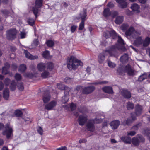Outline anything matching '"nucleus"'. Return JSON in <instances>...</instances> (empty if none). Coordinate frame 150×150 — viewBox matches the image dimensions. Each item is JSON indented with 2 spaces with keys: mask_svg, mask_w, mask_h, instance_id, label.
<instances>
[{
  "mask_svg": "<svg viewBox=\"0 0 150 150\" xmlns=\"http://www.w3.org/2000/svg\"><path fill=\"white\" fill-rule=\"evenodd\" d=\"M67 67L70 70H75L79 65L83 66V64L80 61L78 60L74 56H71L68 59Z\"/></svg>",
  "mask_w": 150,
  "mask_h": 150,
  "instance_id": "nucleus-1",
  "label": "nucleus"
},
{
  "mask_svg": "<svg viewBox=\"0 0 150 150\" xmlns=\"http://www.w3.org/2000/svg\"><path fill=\"white\" fill-rule=\"evenodd\" d=\"M5 130L2 132L3 135H6L7 139L10 138L13 136V127L9 124H7L5 127Z\"/></svg>",
  "mask_w": 150,
  "mask_h": 150,
  "instance_id": "nucleus-2",
  "label": "nucleus"
},
{
  "mask_svg": "<svg viewBox=\"0 0 150 150\" xmlns=\"http://www.w3.org/2000/svg\"><path fill=\"white\" fill-rule=\"evenodd\" d=\"M101 122L102 120L99 118H96L94 120H91L89 121L87 125L88 129L91 132L94 131L95 129L94 123H99Z\"/></svg>",
  "mask_w": 150,
  "mask_h": 150,
  "instance_id": "nucleus-3",
  "label": "nucleus"
},
{
  "mask_svg": "<svg viewBox=\"0 0 150 150\" xmlns=\"http://www.w3.org/2000/svg\"><path fill=\"white\" fill-rule=\"evenodd\" d=\"M108 53L110 56L117 57L118 56V53L117 51V49L114 46L108 48L104 52V54H106Z\"/></svg>",
  "mask_w": 150,
  "mask_h": 150,
  "instance_id": "nucleus-4",
  "label": "nucleus"
},
{
  "mask_svg": "<svg viewBox=\"0 0 150 150\" xmlns=\"http://www.w3.org/2000/svg\"><path fill=\"white\" fill-rule=\"evenodd\" d=\"M125 34L127 36H129L133 38L137 37L139 35V34L134 30L133 27H130L126 32Z\"/></svg>",
  "mask_w": 150,
  "mask_h": 150,
  "instance_id": "nucleus-5",
  "label": "nucleus"
},
{
  "mask_svg": "<svg viewBox=\"0 0 150 150\" xmlns=\"http://www.w3.org/2000/svg\"><path fill=\"white\" fill-rule=\"evenodd\" d=\"M42 5V0H36L35 2V7L32 8L33 13L35 15L36 18L38 17V8L40 7Z\"/></svg>",
  "mask_w": 150,
  "mask_h": 150,
  "instance_id": "nucleus-6",
  "label": "nucleus"
},
{
  "mask_svg": "<svg viewBox=\"0 0 150 150\" xmlns=\"http://www.w3.org/2000/svg\"><path fill=\"white\" fill-rule=\"evenodd\" d=\"M142 107L139 105H137L135 107V114L137 116L141 115L142 113ZM135 113H132L131 114V116L133 120H135L136 119V117L134 116Z\"/></svg>",
  "mask_w": 150,
  "mask_h": 150,
  "instance_id": "nucleus-7",
  "label": "nucleus"
},
{
  "mask_svg": "<svg viewBox=\"0 0 150 150\" xmlns=\"http://www.w3.org/2000/svg\"><path fill=\"white\" fill-rule=\"evenodd\" d=\"M17 33V30L15 29L10 30L7 33V37L9 39H12L15 37Z\"/></svg>",
  "mask_w": 150,
  "mask_h": 150,
  "instance_id": "nucleus-8",
  "label": "nucleus"
},
{
  "mask_svg": "<svg viewBox=\"0 0 150 150\" xmlns=\"http://www.w3.org/2000/svg\"><path fill=\"white\" fill-rule=\"evenodd\" d=\"M86 16V13L85 12H83L81 14V17L82 19V21L81 23L79 28V29L81 30L83 29L84 28V22L85 21V18Z\"/></svg>",
  "mask_w": 150,
  "mask_h": 150,
  "instance_id": "nucleus-9",
  "label": "nucleus"
},
{
  "mask_svg": "<svg viewBox=\"0 0 150 150\" xmlns=\"http://www.w3.org/2000/svg\"><path fill=\"white\" fill-rule=\"evenodd\" d=\"M103 35L105 38H108L112 35H116V33L112 29H109V30L104 33Z\"/></svg>",
  "mask_w": 150,
  "mask_h": 150,
  "instance_id": "nucleus-10",
  "label": "nucleus"
},
{
  "mask_svg": "<svg viewBox=\"0 0 150 150\" xmlns=\"http://www.w3.org/2000/svg\"><path fill=\"white\" fill-rule=\"evenodd\" d=\"M144 141V138L142 136H140L137 138H134L132 139V143L134 145H137L140 142Z\"/></svg>",
  "mask_w": 150,
  "mask_h": 150,
  "instance_id": "nucleus-11",
  "label": "nucleus"
},
{
  "mask_svg": "<svg viewBox=\"0 0 150 150\" xmlns=\"http://www.w3.org/2000/svg\"><path fill=\"white\" fill-rule=\"evenodd\" d=\"M57 105V102L55 101H52L47 104L45 107V108L48 110H50L53 108Z\"/></svg>",
  "mask_w": 150,
  "mask_h": 150,
  "instance_id": "nucleus-12",
  "label": "nucleus"
},
{
  "mask_svg": "<svg viewBox=\"0 0 150 150\" xmlns=\"http://www.w3.org/2000/svg\"><path fill=\"white\" fill-rule=\"evenodd\" d=\"M24 52L26 57L29 59L33 60L36 59L38 58V56H33L26 50H24Z\"/></svg>",
  "mask_w": 150,
  "mask_h": 150,
  "instance_id": "nucleus-13",
  "label": "nucleus"
},
{
  "mask_svg": "<svg viewBox=\"0 0 150 150\" xmlns=\"http://www.w3.org/2000/svg\"><path fill=\"white\" fill-rule=\"evenodd\" d=\"M87 120L86 115H82L79 116V122L80 125H83Z\"/></svg>",
  "mask_w": 150,
  "mask_h": 150,
  "instance_id": "nucleus-14",
  "label": "nucleus"
},
{
  "mask_svg": "<svg viewBox=\"0 0 150 150\" xmlns=\"http://www.w3.org/2000/svg\"><path fill=\"white\" fill-rule=\"evenodd\" d=\"M125 70L129 75H133L134 74V72L133 69L131 68L130 66L128 65L125 68Z\"/></svg>",
  "mask_w": 150,
  "mask_h": 150,
  "instance_id": "nucleus-15",
  "label": "nucleus"
},
{
  "mask_svg": "<svg viewBox=\"0 0 150 150\" xmlns=\"http://www.w3.org/2000/svg\"><path fill=\"white\" fill-rule=\"evenodd\" d=\"M116 1L119 3V6L121 8H125L127 7V3L126 1V0H116Z\"/></svg>",
  "mask_w": 150,
  "mask_h": 150,
  "instance_id": "nucleus-16",
  "label": "nucleus"
},
{
  "mask_svg": "<svg viewBox=\"0 0 150 150\" xmlns=\"http://www.w3.org/2000/svg\"><path fill=\"white\" fill-rule=\"evenodd\" d=\"M131 8L132 11L138 13L140 12V8L139 6L136 3H134L131 6Z\"/></svg>",
  "mask_w": 150,
  "mask_h": 150,
  "instance_id": "nucleus-17",
  "label": "nucleus"
},
{
  "mask_svg": "<svg viewBox=\"0 0 150 150\" xmlns=\"http://www.w3.org/2000/svg\"><path fill=\"white\" fill-rule=\"evenodd\" d=\"M57 87L59 89L62 90H65L64 93H66L67 92H69L70 91V88L64 86V85L62 83H59L58 84Z\"/></svg>",
  "mask_w": 150,
  "mask_h": 150,
  "instance_id": "nucleus-18",
  "label": "nucleus"
},
{
  "mask_svg": "<svg viewBox=\"0 0 150 150\" xmlns=\"http://www.w3.org/2000/svg\"><path fill=\"white\" fill-rule=\"evenodd\" d=\"M95 87L93 86L86 87L83 89V92L84 93L88 94L93 91Z\"/></svg>",
  "mask_w": 150,
  "mask_h": 150,
  "instance_id": "nucleus-19",
  "label": "nucleus"
},
{
  "mask_svg": "<svg viewBox=\"0 0 150 150\" xmlns=\"http://www.w3.org/2000/svg\"><path fill=\"white\" fill-rule=\"evenodd\" d=\"M120 124V122L117 120H115L112 122L110 124V125L112 128L113 129H116Z\"/></svg>",
  "mask_w": 150,
  "mask_h": 150,
  "instance_id": "nucleus-20",
  "label": "nucleus"
},
{
  "mask_svg": "<svg viewBox=\"0 0 150 150\" xmlns=\"http://www.w3.org/2000/svg\"><path fill=\"white\" fill-rule=\"evenodd\" d=\"M103 91L105 93H109L112 94L113 91L112 87L110 86H106L103 88Z\"/></svg>",
  "mask_w": 150,
  "mask_h": 150,
  "instance_id": "nucleus-21",
  "label": "nucleus"
},
{
  "mask_svg": "<svg viewBox=\"0 0 150 150\" xmlns=\"http://www.w3.org/2000/svg\"><path fill=\"white\" fill-rule=\"evenodd\" d=\"M121 92L122 95L126 98H129L131 97L130 92L127 90H122Z\"/></svg>",
  "mask_w": 150,
  "mask_h": 150,
  "instance_id": "nucleus-22",
  "label": "nucleus"
},
{
  "mask_svg": "<svg viewBox=\"0 0 150 150\" xmlns=\"http://www.w3.org/2000/svg\"><path fill=\"white\" fill-rule=\"evenodd\" d=\"M3 97L4 99L8 100L9 98V91L8 89H5L3 92Z\"/></svg>",
  "mask_w": 150,
  "mask_h": 150,
  "instance_id": "nucleus-23",
  "label": "nucleus"
},
{
  "mask_svg": "<svg viewBox=\"0 0 150 150\" xmlns=\"http://www.w3.org/2000/svg\"><path fill=\"white\" fill-rule=\"evenodd\" d=\"M46 67L45 64L43 63H40L37 65V68L38 70L40 71H42L45 69Z\"/></svg>",
  "mask_w": 150,
  "mask_h": 150,
  "instance_id": "nucleus-24",
  "label": "nucleus"
},
{
  "mask_svg": "<svg viewBox=\"0 0 150 150\" xmlns=\"http://www.w3.org/2000/svg\"><path fill=\"white\" fill-rule=\"evenodd\" d=\"M69 107L70 108L71 111H73L76 108V105L74 104L71 103L70 105H66L64 106V108L67 110H69Z\"/></svg>",
  "mask_w": 150,
  "mask_h": 150,
  "instance_id": "nucleus-25",
  "label": "nucleus"
},
{
  "mask_svg": "<svg viewBox=\"0 0 150 150\" xmlns=\"http://www.w3.org/2000/svg\"><path fill=\"white\" fill-rule=\"evenodd\" d=\"M124 17L122 16H119L116 17L115 21L116 24H119L122 23L123 21Z\"/></svg>",
  "mask_w": 150,
  "mask_h": 150,
  "instance_id": "nucleus-26",
  "label": "nucleus"
},
{
  "mask_svg": "<svg viewBox=\"0 0 150 150\" xmlns=\"http://www.w3.org/2000/svg\"><path fill=\"white\" fill-rule=\"evenodd\" d=\"M64 93L65 95L62 98V102L63 103L67 102L69 99V92H67Z\"/></svg>",
  "mask_w": 150,
  "mask_h": 150,
  "instance_id": "nucleus-27",
  "label": "nucleus"
},
{
  "mask_svg": "<svg viewBox=\"0 0 150 150\" xmlns=\"http://www.w3.org/2000/svg\"><path fill=\"white\" fill-rule=\"evenodd\" d=\"M50 96L49 93L45 94L43 98V100L45 103L48 102L50 100Z\"/></svg>",
  "mask_w": 150,
  "mask_h": 150,
  "instance_id": "nucleus-28",
  "label": "nucleus"
},
{
  "mask_svg": "<svg viewBox=\"0 0 150 150\" xmlns=\"http://www.w3.org/2000/svg\"><path fill=\"white\" fill-rule=\"evenodd\" d=\"M111 15V12L108 8H105L104 9L103 15L105 17H108Z\"/></svg>",
  "mask_w": 150,
  "mask_h": 150,
  "instance_id": "nucleus-29",
  "label": "nucleus"
},
{
  "mask_svg": "<svg viewBox=\"0 0 150 150\" xmlns=\"http://www.w3.org/2000/svg\"><path fill=\"white\" fill-rule=\"evenodd\" d=\"M50 76V73L48 71L45 70L42 72L41 74V77L43 78H47Z\"/></svg>",
  "mask_w": 150,
  "mask_h": 150,
  "instance_id": "nucleus-30",
  "label": "nucleus"
},
{
  "mask_svg": "<svg viewBox=\"0 0 150 150\" xmlns=\"http://www.w3.org/2000/svg\"><path fill=\"white\" fill-rule=\"evenodd\" d=\"M142 43V39L140 37H137L134 42V44L137 46H139Z\"/></svg>",
  "mask_w": 150,
  "mask_h": 150,
  "instance_id": "nucleus-31",
  "label": "nucleus"
},
{
  "mask_svg": "<svg viewBox=\"0 0 150 150\" xmlns=\"http://www.w3.org/2000/svg\"><path fill=\"white\" fill-rule=\"evenodd\" d=\"M121 139L125 143H130L131 142V138L129 137H122L121 138Z\"/></svg>",
  "mask_w": 150,
  "mask_h": 150,
  "instance_id": "nucleus-32",
  "label": "nucleus"
},
{
  "mask_svg": "<svg viewBox=\"0 0 150 150\" xmlns=\"http://www.w3.org/2000/svg\"><path fill=\"white\" fill-rule=\"evenodd\" d=\"M9 67V64L8 63H6L5 64V66L2 68V73L5 74H7L8 73L7 69Z\"/></svg>",
  "mask_w": 150,
  "mask_h": 150,
  "instance_id": "nucleus-33",
  "label": "nucleus"
},
{
  "mask_svg": "<svg viewBox=\"0 0 150 150\" xmlns=\"http://www.w3.org/2000/svg\"><path fill=\"white\" fill-rule=\"evenodd\" d=\"M129 58L127 54H125L120 58V61L122 63L126 62L128 60Z\"/></svg>",
  "mask_w": 150,
  "mask_h": 150,
  "instance_id": "nucleus-34",
  "label": "nucleus"
},
{
  "mask_svg": "<svg viewBox=\"0 0 150 150\" xmlns=\"http://www.w3.org/2000/svg\"><path fill=\"white\" fill-rule=\"evenodd\" d=\"M148 77V75L146 73H145L143 74L142 75L140 76L139 77L138 80L139 81H141L146 79Z\"/></svg>",
  "mask_w": 150,
  "mask_h": 150,
  "instance_id": "nucleus-35",
  "label": "nucleus"
},
{
  "mask_svg": "<svg viewBox=\"0 0 150 150\" xmlns=\"http://www.w3.org/2000/svg\"><path fill=\"white\" fill-rule=\"evenodd\" d=\"M150 42V38L149 37H147L143 43V46L144 47L147 46Z\"/></svg>",
  "mask_w": 150,
  "mask_h": 150,
  "instance_id": "nucleus-36",
  "label": "nucleus"
},
{
  "mask_svg": "<svg viewBox=\"0 0 150 150\" xmlns=\"http://www.w3.org/2000/svg\"><path fill=\"white\" fill-rule=\"evenodd\" d=\"M26 69V66L25 64H21L20 66L18 71L21 72H23Z\"/></svg>",
  "mask_w": 150,
  "mask_h": 150,
  "instance_id": "nucleus-37",
  "label": "nucleus"
},
{
  "mask_svg": "<svg viewBox=\"0 0 150 150\" xmlns=\"http://www.w3.org/2000/svg\"><path fill=\"white\" fill-rule=\"evenodd\" d=\"M27 32H26L25 30H24L20 32V36L21 39L25 38L27 36Z\"/></svg>",
  "mask_w": 150,
  "mask_h": 150,
  "instance_id": "nucleus-38",
  "label": "nucleus"
},
{
  "mask_svg": "<svg viewBox=\"0 0 150 150\" xmlns=\"http://www.w3.org/2000/svg\"><path fill=\"white\" fill-rule=\"evenodd\" d=\"M46 44L47 46L49 47H52L54 45V42L51 40H48L46 41Z\"/></svg>",
  "mask_w": 150,
  "mask_h": 150,
  "instance_id": "nucleus-39",
  "label": "nucleus"
},
{
  "mask_svg": "<svg viewBox=\"0 0 150 150\" xmlns=\"http://www.w3.org/2000/svg\"><path fill=\"white\" fill-rule=\"evenodd\" d=\"M42 55L45 58L48 59L50 58L49 51L47 50H46L43 52Z\"/></svg>",
  "mask_w": 150,
  "mask_h": 150,
  "instance_id": "nucleus-40",
  "label": "nucleus"
},
{
  "mask_svg": "<svg viewBox=\"0 0 150 150\" xmlns=\"http://www.w3.org/2000/svg\"><path fill=\"white\" fill-rule=\"evenodd\" d=\"M105 59V56L103 54H100L98 56V60L99 63H102Z\"/></svg>",
  "mask_w": 150,
  "mask_h": 150,
  "instance_id": "nucleus-41",
  "label": "nucleus"
},
{
  "mask_svg": "<svg viewBox=\"0 0 150 150\" xmlns=\"http://www.w3.org/2000/svg\"><path fill=\"white\" fill-rule=\"evenodd\" d=\"M134 107V104L131 103L129 102L127 103V108L128 110H130L133 109Z\"/></svg>",
  "mask_w": 150,
  "mask_h": 150,
  "instance_id": "nucleus-42",
  "label": "nucleus"
},
{
  "mask_svg": "<svg viewBox=\"0 0 150 150\" xmlns=\"http://www.w3.org/2000/svg\"><path fill=\"white\" fill-rule=\"evenodd\" d=\"M39 44V41L38 39H35L32 44V45L33 48L36 47Z\"/></svg>",
  "mask_w": 150,
  "mask_h": 150,
  "instance_id": "nucleus-43",
  "label": "nucleus"
},
{
  "mask_svg": "<svg viewBox=\"0 0 150 150\" xmlns=\"http://www.w3.org/2000/svg\"><path fill=\"white\" fill-rule=\"evenodd\" d=\"M16 87V83L14 81H13L11 84L10 88L11 90L13 91L15 90Z\"/></svg>",
  "mask_w": 150,
  "mask_h": 150,
  "instance_id": "nucleus-44",
  "label": "nucleus"
},
{
  "mask_svg": "<svg viewBox=\"0 0 150 150\" xmlns=\"http://www.w3.org/2000/svg\"><path fill=\"white\" fill-rule=\"evenodd\" d=\"M27 22L30 25L32 26L34 23L35 21L33 18H29L28 19Z\"/></svg>",
  "mask_w": 150,
  "mask_h": 150,
  "instance_id": "nucleus-45",
  "label": "nucleus"
},
{
  "mask_svg": "<svg viewBox=\"0 0 150 150\" xmlns=\"http://www.w3.org/2000/svg\"><path fill=\"white\" fill-rule=\"evenodd\" d=\"M129 25L127 23L122 24L121 26V29L123 31L125 30L128 27Z\"/></svg>",
  "mask_w": 150,
  "mask_h": 150,
  "instance_id": "nucleus-46",
  "label": "nucleus"
},
{
  "mask_svg": "<svg viewBox=\"0 0 150 150\" xmlns=\"http://www.w3.org/2000/svg\"><path fill=\"white\" fill-rule=\"evenodd\" d=\"M14 113L15 115L17 117L20 116L22 114V112L19 110H17L15 111Z\"/></svg>",
  "mask_w": 150,
  "mask_h": 150,
  "instance_id": "nucleus-47",
  "label": "nucleus"
},
{
  "mask_svg": "<svg viewBox=\"0 0 150 150\" xmlns=\"http://www.w3.org/2000/svg\"><path fill=\"white\" fill-rule=\"evenodd\" d=\"M108 66L111 68H114L115 67L116 65L113 63L109 60H108Z\"/></svg>",
  "mask_w": 150,
  "mask_h": 150,
  "instance_id": "nucleus-48",
  "label": "nucleus"
},
{
  "mask_svg": "<svg viewBox=\"0 0 150 150\" xmlns=\"http://www.w3.org/2000/svg\"><path fill=\"white\" fill-rule=\"evenodd\" d=\"M72 81L71 78L68 77H66L64 79L65 82L68 84L71 83Z\"/></svg>",
  "mask_w": 150,
  "mask_h": 150,
  "instance_id": "nucleus-49",
  "label": "nucleus"
},
{
  "mask_svg": "<svg viewBox=\"0 0 150 150\" xmlns=\"http://www.w3.org/2000/svg\"><path fill=\"white\" fill-rule=\"evenodd\" d=\"M118 42L120 45H123L124 44V41L120 36H118Z\"/></svg>",
  "mask_w": 150,
  "mask_h": 150,
  "instance_id": "nucleus-50",
  "label": "nucleus"
},
{
  "mask_svg": "<svg viewBox=\"0 0 150 150\" xmlns=\"http://www.w3.org/2000/svg\"><path fill=\"white\" fill-rule=\"evenodd\" d=\"M143 133L149 137V139L150 141V130L149 129H146L144 131V132H143Z\"/></svg>",
  "mask_w": 150,
  "mask_h": 150,
  "instance_id": "nucleus-51",
  "label": "nucleus"
},
{
  "mask_svg": "<svg viewBox=\"0 0 150 150\" xmlns=\"http://www.w3.org/2000/svg\"><path fill=\"white\" fill-rule=\"evenodd\" d=\"M118 13L117 11H112L111 12L110 15L113 18L117 16L118 15Z\"/></svg>",
  "mask_w": 150,
  "mask_h": 150,
  "instance_id": "nucleus-52",
  "label": "nucleus"
},
{
  "mask_svg": "<svg viewBox=\"0 0 150 150\" xmlns=\"http://www.w3.org/2000/svg\"><path fill=\"white\" fill-rule=\"evenodd\" d=\"M15 78L16 80L19 81L21 79V76L20 74L17 73L15 75Z\"/></svg>",
  "mask_w": 150,
  "mask_h": 150,
  "instance_id": "nucleus-53",
  "label": "nucleus"
},
{
  "mask_svg": "<svg viewBox=\"0 0 150 150\" xmlns=\"http://www.w3.org/2000/svg\"><path fill=\"white\" fill-rule=\"evenodd\" d=\"M37 130L40 134L42 135L43 134V131L41 127H38L37 129Z\"/></svg>",
  "mask_w": 150,
  "mask_h": 150,
  "instance_id": "nucleus-54",
  "label": "nucleus"
},
{
  "mask_svg": "<svg viewBox=\"0 0 150 150\" xmlns=\"http://www.w3.org/2000/svg\"><path fill=\"white\" fill-rule=\"evenodd\" d=\"M24 76L25 77H28L29 78H32L33 75V74L29 73H27L24 74Z\"/></svg>",
  "mask_w": 150,
  "mask_h": 150,
  "instance_id": "nucleus-55",
  "label": "nucleus"
},
{
  "mask_svg": "<svg viewBox=\"0 0 150 150\" xmlns=\"http://www.w3.org/2000/svg\"><path fill=\"white\" fill-rule=\"evenodd\" d=\"M77 28V26L75 25H73L71 27V30L72 33L75 32L76 28Z\"/></svg>",
  "mask_w": 150,
  "mask_h": 150,
  "instance_id": "nucleus-56",
  "label": "nucleus"
},
{
  "mask_svg": "<svg viewBox=\"0 0 150 150\" xmlns=\"http://www.w3.org/2000/svg\"><path fill=\"white\" fill-rule=\"evenodd\" d=\"M18 89L21 91H22L23 90L24 87L23 84L22 83H20L18 85Z\"/></svg>",
  "mask_w": 150,
  "mask_h": 150,
  "instance_id": "nucleus-57",
  "label": "nucleus"
},
{
  "mask_svg": "<svg viewBox=\"0 0 150 150\" xmlns=\"http://www.w3.org/2000/svg\"><path fill=\"white\" fill-rule=\"evenodd\" d=\"M48 69L49 70L52 69L54 67L53 64L52 62H49L48 63Z\"/></svg>",
  "mask_w": 150,
  "mask_h": 150,
  "instance_id": "nucleus-58",
  "label": "nucleus"
},
{
  "mask_svg": "<svg viewBox=\"0 0 150 150\" xmlns=\"http://www.w3.org/2000/svg\"><path fill=\"white\" fill-rule=\"evenodd\" d=\"M10 81V80L8 78H6L4 81V83L6 86H8Z\"/></svg>",
  "mask_w": 150,
  "mask_h": 150,
  "instance_id": "nucleus-59",
  "label": "nucleus"
},
{
  "mask_svg": "<svg viewBox=\"0 0 150 150\" xmlns=\"http://www.w3.org/2000/svg\"><path fill=\"white\" fill-rule=\"evenodd\" d=\"M131 122V121L129 120L128 119L127 120H125L123 122L124 125H128Z\"/></svg>",
  "mask_w": 150,
  "mask_h": 150,
  "instance_id": "nucleus-60",
  "label": "nucleus"
},
{
  "mask_svg": "<svg viewBox=\"0 0 150 150\" xmlns=\"http://www.w3.org/2000/svg\"><path fill=\"white\" fill-rule=\"evenodd\" d=\"M127 134L128 135H129L132 136L135 134L136 132L134 131H131L130 132H128Z\"/></svg>",
  "mask_w": 150,
  "mask_h": 150,
  "instance_id": "nucleus-61",
  "label": "nucleus"
},
{
  "mask_svg": "<svg viewBox=\"0 0 150 150\" xmlns=\"http://www.w3.org/2000/svg\"><path fill=\"white\" fill-rule=\"evenodd\" d=\"M107 6L109 7L112 8L114 6V4L110 2L108 4Z\"/></svg>",
  "mask_w": 150,
  "mask_h": 150,
  "instance_id": "nucleus-62",
  "label": "nucleus"
},
{
  "mask_svg": "<svg viewBox=\"0 0 150 150\" xmlns=\"http://www.w3.org/2000/svg\"><path fill=\"white\" fill-rule=\"evenodd\" d=\"M107 83V82L106 81H103L99 82H96L94 83L96 84H105Z\"/></svg>",
  "mask_w": 150,
  "mask_h": 150,
  "instance_id": "nucleus-63",
  "label": "nucleus"
},
{
  "mask_svg": "<svg viewBox=\"0 0 150 150\" xmlns=\"http://www.w3.org/2000/svg\"><path fill=\"white\" fill-rule=\"evenodd\" d=\"M57 150H67V148L65 147H62L57 148Z\"/></svg>",
  "mask_w": 150,
  "mask_h": 150,
  "instance_id": "nucleus-64",
  "label": "nucleus"
}]
</instances>
